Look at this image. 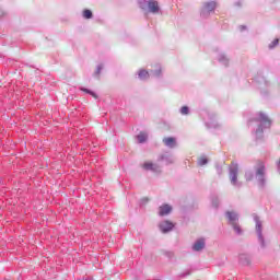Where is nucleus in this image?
Segmentation results:
<instances>
[{"instance_id":"f257e3e1","label":"nucleus","mask_w":280,"mask_h":280,"mask_svg":"<svg viewBox=\"0 0 280 280\" xmlns=\"http://www.w3.org/2000/svg\"><path fill=\"white\" fill-rule=\"evenodd\" d=\"M257 121H259L260 126L256 130V135H261V132H264V128H270V126L272 124L270 118H268V116H266V114H264V113H259ZM262 126H264V128H262Z\"/></svg>"},{"instance_id":"f03ea898","label":"nucleus","mask_w":280,"mask_h":280,"mask_svg":"<svg viewBox=\"0 0 280 280\" xmlns=\"http://www.w3.org/2000/svg\"><path fill=\"white\" fill-rule=\"evenodd\" d=\"M256 174L259 176L258 180H259L260 185H264V183H266V179L264 178V176L266 174V165L264 164V162H261V161L257 162Z\"/></svg>"},{"instance_id":"7ed1b4c3","label":"nucleus","mask_w":280,"mask_h":280,"mask_svg":"<svg viewBox=\"0 0 280 280\" xmlns=\"http://www.w3.org/2000/svg\"><path fill=\"white\" fill-rule=\"evenodd\" d=\"M215 2H206L203 4V8L201 9V16H207L209 14V12H213V10H215Z\"/></svg>"},{"instance_id":"20e7f679","label":"nucleus","mask_w":280,"mask_h":280,"mask_svg":"<svg viewBox=\"0 0 280 280\" xmlns=\"http://www.w3.org/2000/svg\"><path fill=\"white\" fill-rule=\"evenodd\" d=\"M149 12H152V14H159V11L161 8L159 7V1L156 0H150L148 2Z\"/></svg>"},{"instance_id":"39448f33","label":"nucleus","mask_w":280,"mask_h":280,"mask_svg":"<svg viewBox=\"0 0 280 280\" xmlns=\"http://www.w3.org/2000/svg\"><path fill=\"white\" fill-rule=\"evenodd\" d=\"M143 170L150 171V172H161V167L152 162H145L142 164Z\"/></svg>"},{"instance_id":"423d86ee","label":"nucleus","mask_w":280,"mask_h":280,"mask_svg":"<svg viewBox=\"0 0 280 280\" xmlns=\"http://www.w3.org/2000/svg\"><path fill=\"white\" fill-rule=\"evenodd\" d=\"M172 229H174V224L172 223V221H163L162 223H160V230L162 231V233H170Z\"/></svg>"},{"instance_id":"0eeeda50","label":"nucleus","mask_w":280,"mask_h":280,"mask_svg":"<svg viewBox=\"0 0 280 280\" xmlns=\"http://www.w3.org/2000/svg\"><path fill=\"white\" fill-rule=\"evenodd\" d=\"M172 213V206L164 203L159 208V215H170Z\"/></svg>"},{"instance_id":"6e6552de","label":"nucleus","mask_w":280,"mask_h":280,"mask_svg":"<svg viewBox=\"0 0 280 280\" xmlns=\"http://www.w3.org/2000/svg\"><path fill=\"white\" fill-rule=\"evenodd\" d=\"M162 141L166 148H176V138L168 137L164 138Z\"/></svg>"},{"instance_id":"1a4fd4ad","label":"nucleus","mask_w":280,"mask_h":280,"mask_svg":"<svg viewBox=\"0 0 280 280\" xmlns=\"http://www.w3.org/2000/svg\"><path fill=\"white\" fill-rule=\"evenodd\" d=\"M230 178H231V183L233 185H235V183H237V166H234V168H231Z\"/></svg>"},{"instance_id":"9d476101","label":"nucleus","mask_w":280,"mask_h":280,"mask_svg":"<svg viewBox=\"0 0 280 280\" xmlns=\"http://www.w3.org/2000/svg\"><path fill=\"white\" fill-rule=\"evenodd\" d=\"M202 248H205V241L200 238L194 244L192 249L199 252L202 250Z\"/></svg>"},{"instance_id":"9b49d317","label":"nucleus","mask_w":280,"mask_h":280,"mask_svg":"<svg viewBox=\"0 0 280 280\" xmlns=\"http://www.w3.org/2000/svg\"><path fill=\"white\" fill-rule=\"evenodd\" d=\"M226 215H228L231 224H235V222H237V213L229 211V212H226Z\"/></svg>"},{"instance_id":"f8f14e48","label":"nucleus","mask_w":280,"mask_h":280,"mask_svg":"<svg viewBox=\"0 0 280 280\" xmlns=\"http://www.w3.org/2000/svg\"><path fill=\"white\" fill-rule=\"evenodd\" d=\"M138 75L140 80H148V78H150V73L148 72V70H140Z\"/></svg>"},{"instance_id":"ddd939ff","label":"nucleus","mask_w":280,"mask_h":280,"mask_svg":"<svg viewBox=\"0 0 280 280\" xmlns=\"http://www.w3.org/2000/svg\"><path fill=\"white\" fill-rule=\"evenodd\" d=\"M138 141L140 143H145V141H148V133L145 132H140L137 137Z\"/></svg>"},{"instance_id":"4468645a","label":"nucleus","mask_w":280,"mask_h":280,"mask_svg":"<svg viewBox=\"0 0 280 280\" xmlns=\"http://www.w3.org/2000/svg\"><path fill=\"white\" fill-rule=\"evenodd\" d=\"M83 18L84 19H93V12L91 10H89V9H85L83 11Z\"/></svg>"},{"instance_id":"2eb2a0df","label":"nucleus","mask_w":280,"mask_h":280,"mask_svg":"<svg viewBox=\"0 0 280 280\" xmlns=\"http://www.w3.org/2000/svg\"><path fill=\"white\" fill-rule=\"evenodd\" d=\"M207 163H209V160H207L206 156H201L198 159V165H207Z\"/></svg>"},{"instance_id":"dca6fc26","label":"nucleus","mask_w":280,"mask_h":280,"mask_svg":"<svg viewBox=\"0 0 280 280\" xmlns=\"http://www.w3.org/2000/svg\"><path fill=\"white\" fill-rule=\"evenodd\" d=\"M180 113H182V115H189V107L183 106V107L180 108Z\"/></svg>"},{"instance_id":"f3484780","label":"nucleus","mask_w":280,"mask_h":280,"mask_svg":"<svg viewBox=\"0 0 280 280\" xmlns=\"http://www.w3.org/2000/svg\"><path fill=\"white\" fill-rule=\"evenodd\" d=\"M234 231L240 235L242 233V229L240 228V225H237L236 223L232 224Z\"/></svg>"},{"instance_id":"a211bd4d","label":"nucleus","mask_w":280,"mask_h":280,"mask_svg":"<svg viewBox=\"0 0 280 280\" xmlns=\"http://www.w3.org/2000/svg\"><path fill=\"white\" fill-rule=\"evenodd\" d=\"M278 45H279V39H275V40L269 45V47H270V49H272V48L277 47Z\"/></svg>"},{"instance_id":"6ab92c4d","label":"nucleus","mask_w":280,"mask_h":280,"mask_svg":"<svg viewBox=\"0 0 280 280\" xmlns=\"http://www.w3.org/2000/svg\"><path fill=\"white\" fill-rule=\"evenodd\" d=\"M256 230L258 231L259 237H261V223L256 224Z\"/></svg>"},{"instance_id":"aec40b11","label":"nucleus","mask_w":280,"mask_h":280,"mask_svg":"<svg viewBox=\"0 0 280 280\" xmlns=\"http://www.w3.org/2000/svg\"><path fill=\"white\" fill-rule=\"evenodd\" d=\"M82 91H84L85 93H90L92 97L97 98V95L95 93H93V92H91V91H89L86 89H82Z\"/></svg>"},{"instance_id":"412c9836","label":"nucleus","mask_w":280,"mask_h":280,"mask_svg":"<svg viewBox=\"0 0 280 280\" xmlns=\"http://www.w3.org/2000/svg\"><path fill=\"white\" fill-rule=\"evenodd\" d=\"M3 16V10L0 8V19Z\"/></svg>"}]
</instances>
